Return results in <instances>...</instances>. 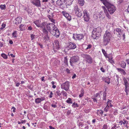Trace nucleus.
I'll use <instances>...</instances> for the list:
<instances>
[{
    "mask_svg": "<svg viewBox=\"0 0 129 129\" xmlns=\"http://www.w3.org/2000/svg\"><path fill=\"white\" fill-rule=\"evenodd\" d=\"M61 95V92L59 90H57L55 93V96L56 98H57L58 96H60Z\"/></svg>",
    "mask_w": 129,
    "mask_h": 129,
    "instance_id": "nucleus-23",
    "label": "nucleus"
},
{
    "mask_svg": "<svg viewBox=\"0 0 129 129\" xmlns=\"http://www.w3.org/2000/svg\"><path fill=\"white\" fill-rule=\"evenodd\" d=\"M120 65L122 68L125 69V68L126 64L125 62L122 61L121 62Z\"/></svg>",
    "mask_w": 129,
    "mask_h": 129,
    "instance_id": "nucleus-24",
    "label": "nucleus"
},
{
    "mask_svg": "<svg viewBox=\"0 0 129 129\" xmlns=\"http://www.w3.org/2000/svg\"><path fill=\"white\" fill-rule=\"evenodd\" d=\"M99 93H97L95 95L94 97H96V98H97L98 99L99 98L100 99V95H99Z\"/></svg>",
    "mask_w": 129,
    "mask_h": 129,
    "instance_id": "nucleus-46",
    "label": "nucleus"
},
{
    "mask_svg": "<svg viewBox=\"0 0 129 129\" xmlns=\"http://www.w3.org/2000/svg\"><path fill=\"white\" fill-rule=\"evenodd\" d=\"M102 51L105 57L107 56V54L105 50L104 49H102Z\"/></svg>",
    "mask_w": 129,
    "mask_h": 129,
    "instance_id": "nucleus-39",
    "label": "nucleus"
},
{
    "mask_svg": "<svg viewBox=\"0 0 129 129\" xmlns=\"http://www.w3.org/2000/svg\"><path fill=\"white\" fill-rule=\"evenodd\" d=\"M82 57L84 58L85 61L88 63L91 64L93 62V59L91 57L87 54H83Z\"/></svg>",
    "mask_w": 129,
    "mask_h": 129,
    "instance_id": "nucleus-5",
    "label": "nucleus"
},
{
    "mask_svg": "<svg viewBox=\"0 0 129 129\" xmlns=\"http://www.w3.org/2000/svg\"><path fill=\"white\" fill-rule=\"evenodd\" d=\"M111 102L110 101H107V105L108 106H109L110 107H112L113 106V105H112V104H111Z\"/></svg>",
    "mask_w": 129,
    "mask_h": 129,
    "instance_id": "nucleus-40",
    "label": "nucleus"
},
{
    "mask_svg": "<svg viewBox=\"0 0 129 129\" xmlns=\"http://www.w3.org/2000/svg\"><path fill=\"white\" fill-rule=\"evenodd\" d=\"M107 8V9L110 14H112L116 10V7L112 4L109 2H107L103 4Z\"/></svg>",
    "mask_w": 129,
    "mask_h": 129,
    "instance_id": "nucleus-4",
    "label": "nucleus"
},
{
    "mask_svg": "<svg viewBox=\"0 0 129 129\" xmlns=\"http://www.w3.org/2000/svg\"><path fill=\"white\" fill-rule=\"evenodd\" d=\"M47 17L49 18V20H50V19L52 18V17L51 16V15H47Z\"/></svg>",
    "mask_w": 129,
    "mask_h": 129,
    "instance_id": "nucleus-57",
    "label": "nucleus"
},
{
    "mask_svg": "<svg viewBox=\"0 0 129 129\" xmlns=\"http://www.w3.org/2000/svg\"><path fill=\"white\" fill-rule=\"evenodd\" d=\"M108 60L109 62H111V63L112 62H113V61L112 60L113 57H111V58H108Z\"/></svg>",
    "mask_w": 129,
    "mask_h": 129,
    "instance_id": "nucleus-52",
    "label": "nucleus"
},
{
    "mask_svg": "<svg viewBox=\"0 0 129 129\" xmlns=\"http://www.w3.org/2000/svg\"><path fill=\"white\" fill-rule=\"evenodd\" d=\"M6 24L4 23H3L2 25V27L1 28V29H3L4 28H5L6 26Z\"/></svg>",
    "mask_w": 129,
    "mask_h": 129,
    "instance_id": "nucleus-44",
    "label": "nucleus"
},
{
    "mask_svg": "<svg viewBox=\"0 0 129 129\" xmlns=\"http://www.w3.org/2000/svg\"><path fill=\"white\" fill-rule=\"evenodd\" d=\"M42 31L45 34H48L49 31L56 37H58L60 35L59 30L56 26L53 23H48L47 22H44Z\"/></svg>",
    "mask_w": 129,
    "mask_h": 129,
    "instance_id": "nucleus-1",
    "label": "nucleus"
},
{
    "mask_svg": "<svg viewBox=\"0 0 129 129\" xmlns=\"http://www.w3.org/2000/svg\"><path fill=\"white\" fill-rule=\"evenodd\" d=\"M66 2V5H70L72 4L74 0H65Z\"/></svg>",
    "mask_w": 129,
    "mask_h": 129,
    "instance_id": "nucleus-22",
    "label": "nucleus"
},
{
    "mask_svg": "<svg viewBox=\"0 0 129 129\" xmlns=\"http://www.w3.org/2000/svg\"><path fill=\"white\" fill-rule=\"evenodd\" d=\"M66 72L67 73H70V70L68 68H67L66 69Z\"/></svg>",
    "mask_w": 129,
    "mask_h": 129,
    "instance_id": "nucleus-62",
    "label": "nucleus"
},
{
    "mask_svg": "<svg viewBox=\"0 0 129 129\" xmlns=\"http://www.w3.org/2000/svg\"><path fill=\"white\" fill-rule=\"evenodd\" d=\"M45 100V98L44 97H41V98H37L35 99V102L37 104H39L40 103L41 101Z\"/></svg>",
    "mask_w": 129,
    "mask_h": 129,
    "instance_id": "nucleus-16",
    "label": "nucleus"
},
{
    "mask_svg": "<svg viewBox=\"0 0 129 129\" xmlns=\"http://www.w3.org/2000/svg\"><path fill=\"white\" fill-rule=\"evenodd\" d=\"M113 32L114 34L116 35L123 32V31L120 28H117L114 30Z\"/></svg>",
    "mask_w": 129,
    "mask_h": 129,
    "instance_id": "nucleus-18",
    "label": "nucleus"
},
{
    "mask_svg": "<svg viewBox=\"0 0 129 129\" xmlns=\"http://www.w3.org/2000/svg\"><path fill=\"white\" fill-rule=\"evenodd\" d=\"M85 45L87 46V47L85 48V50H89L92 46V45L91 44H88L87 45L85 44Z\"/></svg>",
    "mask_w": 129,
    "mask_h": 129,
    "instance_id": "nucleus-26",
    "label": "nucleus"
},
{
    "mask_svg": "<svg viewBox=\"0 0 129 129\" xmlns=\"http://www.w3.org/2000/svg\"><path fill=\"white\" fill-rule=\"evenodd\" d=\"M108 128V126L107 125L104 124L103 126L102 129H107Z\"/></svg>",
    "mask_w": 129,
    "mask_h": 129,
    "instance_id": "nucleus-43",
    "label": "nucleus"
},
{
    "mask_svg": "<svg viewBox=\"0 0 129 129\" xmlns=\"http://www.w3.org/2000/svg\"><path fill=\"white\" fill-rule=\"evenodd\" d=\"M64 62L65 64H66V65L67 66H68V59H67V57H64Z\"/></svg>",
    "mask_w": 129,
    "mask_h": 129,
    "instance_id": "nucleus-29",
    "label": "nucleus"
},
{
    "mask_svg": "<svg viewBox=\"0 0 129 129\" xmlns=\"http://www.w3.org/2000/svg\"><path fill=\"white\" fill-rule=\"evenodd\" d=\"M127 87H125V92L126 93V95H127L128 94V92H127Z\"/></svg>",
    "mask_w": 129,
    "mask_h": 129,
    "instance_id": "nucleus-61",
    "label": "nucleus"
},
{
    "mask_svg": "<svg viewBox=\"0 0 129 129\" xmlns=\"http://www.w3.org/2000/svg\"><path fill=\"white\" fill-rule=\"evenodd\" d=\"M31 3L37 7L41 6L40 1V0H32Z\"/></svg>",
    "mask_w": 129,
    "mask_h": 129,
    "instance_id": "nucleus-13",
    "label": "nucleus"
},
{
    "mask_svg": "<svg viewBox=\"0 0 129 129\" xmlns=\"http://www.w3.org/2000/svg\"><path fill=\"white\" fill-rule=\"evenodd\" d=\"M123 32L120 33V34H117V37L119 38H120L121 36V35H122Z\"/></svg>",
    "mask_w": 129,
    "mask_h": 129,
    "instance_id": "nucleus-51",
    "label": "nucleus"
},
{
    "mask_svg": "<svg viewBox=\"0 0 129 129\" xmlns=\"http://www.w3.org/2000/svg\"><path fill=\"white\" fill-rule=\"evenodd\" d=\"M24 26V25L23 24H21L20 25L19 27L21 30H23V29L22 28H23Z\"/></svg>",
    "mask_w": 129,
    "mask_h": 129,
    "instance_id": "nucleus-49",
    "label": "nucleus"
},
{
    "mask_svg": "<svg viewBox=\"0 0 129 129\" xmlns=\"http://www.w3.org/2000/svg\"><path fill=\"white\" fill-rule=\"evenodd\" d=\"M66 102L68 104H72V99L70 98H68L66 101Z\"/></svg>",
    "mask_w": 129,
    "mask_h": 129,
    "instance_id": "nucleus-30",
    "label": "nucleus"
},
{
    "mask_svg": "<svg viewBox=\"0 0 129 129\" xmlns=\"http://www.w3.org/2000/svg\"><path fill=\"white\" fill-rule=\"evenodd\" d=\"M102 8L104 10L105 13L106 14V16L109 19L111 18L110 15L109 14L106 8L104 6H102Z\"/></svg>",
    "mask_w": 129,
    "mask_h": 129,
    "instance_id": "nucleus-19",
    "label": "nucleus"
},
{
    "mask_svg": "<svg viewBox=\"0 0 129 129\" xmlns=\"http://www.w3.org/2000/svg\"><path fill=\"white\" fill-rule=\"evenodd\" d=\"M81 93L79 95V98H81L82 97L84 94V90L82 89L81 90Z\"/></svg>",
    "mask_w": 129,
    "mask_h": 129,
    "instance_id": "nucleus-31",
    "label": "nucleus"
},
{
    "mask_svg": "<svg viewBox=\"0 0 129 129\" xmlns=\"http://www.w3.org/2000/svg\"><path fill=\"white\" fill-rule=\"evenodd\" d=\"M119 126H116L115 125L113 124L112 125V126L111 128V129H116L117 128L119 127Z\"/></svg>",
    "mask_w": 129,
    "mask_h": 129,
    "instance_id": "nucleus-36",
    "label": "nucleus"
},
{
    "mask_svg": "<svg viewBox=\"0 0 129 129\" xmlns=\"http://www.w3.org/2000/svg\"><path fill=\"white\" fill-rule=\"evenodd\" d=\"M79 58V56H73L71 57L70 61V65L72 66H74V64L77 62Z\"/></svg>",
    "mask_w": 129,
    "mask_h": 129,
    "instance_id": "nucleus-7",
    "label": "nucleus"
},
{
    "mask_svg": "<svg viewBox=\"0 0 129 129\" xmlns=\"http://www.w3.org/2000/svg\"><path fill=\"white\" fill-rule=\"evenodd\" d=\"M61 93L64 96L66 97L67 96V94L63 90H62L61 92Z\"/></svg>",
    "mask_w": 129,
    "mask_h": 129,
    "instance_id": "nucleus-38",
    "label": "nucleus"
},
{
    "mask_svg": "<svg viewBox=\"0 0 129 129\" xmlns=\"http://www.w3.org/2000/svg\"><path fill=\"white\" fill-rule=\"evenodd\" d=\"M116 69L118 72H120L122 75H124L126 74V73L123 69L118 68H117Z\"/></svg>",
    "mask_w": 129,
    "mask_h": 129,
    "instance_id": "nucleus-20",
    "label": "nucleus"
},
{
    "mask_svg": "<svg viewBox=\"0 0 129 129\" xmlns=\"http://www.w3.org/2000/svg\"><path fill=\"white\" fill-rule=\"evenodd\" d=\"M128 123V122L127 120H125L124 121V122H123V124H124V125H126Z\"/></svg>",
    "mask_w": 129,
    "mask_h": 129,
    "instance_id": "nucleus-47",
    "label": "nucleus"
},
{
    "mask_svg": "<svg viewBox=\"0 0 129 129\" xmlns=\"http://www.w3.org/2000/svg\"><path fill=\"white\" fill-rule=\"evenodd\" d=\"M123 80L124 82V85H125V87H127L128 86L129 84L127 80L124 78L123 79Z\"/></svg>",
    "mask_w": 129,
    "mask_h": 129,
    "instance_id": "nucleus-25",
    "label": "nucleus"
},
{
    "mask_svg": "<svg viewBox=\"0 0 129 129\" xmlns=\"http://www.w3.org/2000/svg\"><path fill=\"white\" fill-rule=\"evenodd\" d=\"M70 86V82L68 81H67L61 85L60 87L62 89L68 91L69 89Z\"/></svg>",
    "mask_w": 129,
    "mask_h": 129,
    "instance_id": "nucleus-6",
    "label": "nucleus"
},
{
    "mask_svg": "<svg viewBox=\"0 0 129 129\" xmlns=\"http://www.w3.org/2000/svg\"><path fill=\"white\" fill-rule=\"evenodd\" d=\"M35 36V35H34L33 34H31V35L30 37L31 38V40H33L34 39Z\"/></svg>",
    "mask_w": 129,
    "mask_h": 129,
    "instance_id": "nucleus-48",
    "label": "nucleus"
},
{
    "mask_svg": "<svg viewBox=\"0 0 129 129\" xmlns=\"http://www.w3.org/2000/svg\"><path fill=\"white\" fill-rule=\"evenodd\" d=\"M100 70L102 72H105V70L104 69L103 67H101L100 68Z\"/></svg>",
    "mask_w": 129,
    "mask_h": 129,
    "instance_id": "nucleus-59",
    "label": "nucleus"
},
{
    "mask_svg": "<svg viewBox=\"0 0 129 129\" xmlns=\"http://www.w3.org/2000/svg\"><path fill=\"white\" fill-rule=\"evenodd\" d=\"M92 99L93 100V101L95 102H96V103H97V101L98 100H99L100 99H98L97 98H96V97H94L93 98H92Z\"/></svg>",
    "mask_w": 129,
    "mask_h": 129,
    "instance_id": "nucleus-34",
    "label": "nucleus"
},
{
    "mask_svg": "<svg viewBox=\"0 0 129 129\" xmlns=\"http://www.w3.org/2000/svg\"><path fill=\"white\" fill-rule=\"evenodd\" d=\"M51 22H52V23H55V20L53 19L52 18L51 19H50V20Z\"/></svg>",
    "mask_w": 129,
    "mask_h": 129,
    "instance_id": "nucleus-55",
    "label": "nucleus"
},
{
    "mask_svg": "<svg viewBox=\"0 0 129 129\" xmlns=\"http://www.w3.org/2000/svg\"><path fill=\"white\" fill-rule=\"evenodd\" d=\"M27 29L29 30H32V28L31 26H29L28 27Z\"/></svg>",
    "mask_w": 129,
    "mask_h": 129,
    "instance_id": "nucleus-63",
    "label": "nucleus"
},
{
    "mask_svg": "<svg viewBox=\"0 0 129 129\" xmlns=\"http://www.w3.org/2000/svg\"><path fill=\"white\" fill-rule=\"evenodd\" d=\"M2 56L5 59H7V55L4 53H3L1 54Z\"/></svg>",
    "mask_w": 129,
    "mask_h": 129,
    "instance_id": "nucleus-33",
    "label": "nucleus"
},
{
    "mask_svg": "<svg viewBox=\"0 0 129 129\" xmlns=\"http://www.w3.org/2000/svg\"><path fill=\"white\" fill-rule=\"evenodd\" d=\"M44 22H43L39 24L37 22H35L34 23L37 26L39 27H40L43 29Z\"/></svg>",
    "mask_w": 129,
    "mask_h": 129,
    "instance_id": "nucleus-21",
    "label": "nucleus"
},
{
    "mask_svg": "<svg viewBox=\"0 0 129 129\" xmlns=\"http://www.w3.org/2000/svg\"><path fill=\"white\" fill-rule=\"evenodd\" d=\"M0 8L2 10H5L6 9V6L5 5H0Z\"/></svg>",
    "mask_w": 129,
    "mask_h": 129,
    "instance_id": "nucleus-32",
    "label": "nucleus"
},
{
    "mask_svg": "<svg viewBox=\"0 0 129 129\" xmlns=\"http://www.w3.org/2000/svg\"><path fill=\"white\" fill-rule=\"evenodd\" d=\"M113 31L107 30L104 36V44L105 46L107 45L110 42L111 37L113 34Z\"/></svg>",
    "mask_w": 129,
    "mask_h": 129,
    "instance_id": "nucleus-2",
    "label": "nucleus"
},
{
    "mask_svg": "<svg viewBox=\"0 0 129 129\" xmlns=\"http://www.w3.org/2000/svg\"><path fill=\"white\" fill-rule=\"evenodd\" d=\"M71 110H68L67 112V114L68 115H69L71 113Z\"/></svg>",
    "mask_w": 129,
    "mask_h": 129,
    "instance_id": "nucleus-53",
    "label": "nucleus"
},
{
    "mask_svg": "<svg viewBox=\"0 0 129 129\" xmlns=\"http://www.w3.org/2000/svg\"><path fill=\"white\" fill-rule=\"evenodd\" d=\"M99 112L100 113V114H103V111L102 110H99Z\"/></svg>",
    "mask_w": 129,
    "mask_h": 129,
    "instance_id": "nucleus-64",
    "label": "nucleus"
},
{
    "mask_svg": "<svg viewBox=\"0 0 129 129\" xmlns=\"http://www.w3.org/2000/svg\"><path fill=\"white\" fill-rule=\"evenodd\" d=\"M53 94V93L52 92V91H51L50 92V97L51 98H52V95Z\"/></svg>",
    "mask_w": 129,
    "mask_h": 129,
    "instance_id": "nucleus-58",
    "label": "nucleus"
},
{
    "mask_svg": "<svg viewBox=\"0 0 129 129\" xmlns=\"http://www.w3.org/2000/svg\"><path fill=\"white\" fill-rule=\"evenodd\" d=\"M107 93L103 92V100L106 101V100Z\"/></svg>",
    "mask_w": 129,
    "mask_h": 129,
    "instance_id": "nucleus-28",
    "label": "nucleus"
},
{
    "mask_svg": "<svg viewBox=\"0 0 129 129\" xmlns=\"http://www.w3.org/2000/svg\"><path fill=\"white\" fill-rule=\"evenodd\" d=\"M78 3L80 6H82L84 5L85 2L84 0H78Z\"/></svg>",
    "mask_w": 129,
    "mask_h": 129,
    "instance_id": "nucleus-27",
    "label": "nucleus"
},
{
    "mask_svg": "<svg viewBox=\"0 0 129 129\" xmlns=\"http://www.w3.org/2000/svg\"><path fill=\"white\" fill-rule=\"evenodd\" d=\"M105 57L106 58H111V57H112V55L111 54H109L108 55H107V56Z\"/></svg>",
    "mask_w": 129,
    "mask_h": 129,
    "instance_id": "nucleus-42",
    "label": "nucleus"
},
{
    "mask_svg": "<svg viewBox=\"0 0 129 129\" xmlns=\"http://www.w3.org/2000/svg\"><path fill=\"white\" fill-rule=\"evenodd\" d=\"M72 106L74 108H75L76 107H78L79 106L77 103H75V102H74L73 103Z\"/></svg>",
    "mask_w": 129,
    "mask_h": 129,
    "instance_id": "nucleus-37",
    "label": "nucleus"
},
{
    "mask_svg": "<svg viewBox=\"0 0 129 129\" xmlns=\"http://www.w3.org/2000/svg\"><path fill=\"white\" fill-rule=\"evenodd\" d=\"M101 28L100 27L94 29L92 31L91 37L93 39H98L101 36Z\"/></svg>",
    "mask_w": 129,
    "mask_h": 129,
    "instance_id": "nucleus-3",
    "label": "nucleus"
},
{
    "mask_svg": "<svg viewBox=\"0 0 129 129\" xmlns=\"http://www.w3.org/2000/svg\"><path fill=\"white\" fill-rule=\"evenodd\" d=\"M66 2L65 0H62L61 1H57L56 2V4L58 5L62 8L66 6L65 4Z\"/></svg>",
    "mask_w": 129,
    "mask_h": 129,
    "instance_id": "nucleus-12",
    "label": "nucleus"
},
{
    "mask_svg": "<svg viewBox=\"0 0 129 129\" xmlns=\"http://www.w3.org/2000/svg\"><path fill=\"white\" fill-rule=\"evenodd\" d=\"M12 109H13V112H15L16 108L14 107H13L12 108Z\"/></svg>",
    "mask_w": 129,
    "mask_h": 129,
    "instance_id": "nucleus-56",
    "label": "nucleus"
},
{
    "mask_svg": "<svg viewBox=\"0 0 129 129\" xmlns=\"http://www.w3.org/2000/svg\"><path fill=\"white\" fill-rule=\"evenodd\" d=\"M62 13L63 15L69 21L71 20V16L69 14L65 12L64 11H63L62 12Z\"/></svg>",
    "mask_w": 129,
    "mask_h": 129,
    "instance_id": "nucleus-14",
    "label": "nucleus"
},
{
    "mask_svg": "<svg viewBox=\"0 0 129 129\" xmlns=\"http://www.w3.org/2000/svg\"><path fill=\"white\" fill-rule=\"evenodd\" d=\"M73 38L75 39L81 40L84 38V36L82 35L77 34L73 36Z\"/></svg>",
    "mask_w": 129,
    "mask_h": 129,
    "instance_id": "nucleus-17",
    "label": "nucleus"
},
{
    "mask_svg": "<svg viewBox=\"0 0 129 129\" xmlns=\"http://www.w3.org/2000/svg\"><path fill=\"white\" fill-rule=\"evenodd\" d=\"M109 106L106 105V107L104 109V110L106 112H107L109 110Z\"/></svg>",
    "mask_w": 129,
    "mask_h": 129,
    "instance_id": "nucleus-41",
    "label": "nucleus"
},
{
    "mask_svg": "<svg viewBox=\"0 0 129 129\" xmlns=\"http://www.w3.org/2000/svg\"><path fill=\"white\" fill-rule=\"evenodd\" d=\"M16 31H14L12 33L13 36L14 37H16L17 36L16 35Z\"/></svg>",
    "mask_w": 129,
    "mask_h": 129,
    "instance_id": "nucleus-45",
    "label": "nucleus"
},
{
    "mask_svg": "<svg viewBox=\"0 0 129 129\" xmlns=\"http://www.w3.org/2000/svg\"><path fill=\"white\" fill-rule=\"evenodd\" d=\"M84 14L83 18L85 21L88 22L89 21L90 18V15L86 10H85L83 11Z\"/></svg>",
    "mask_w": 129,
    "mask_h": 129,
    "instance_id": "nucleus-10",
    "label": "nucleus"
},
{
    "mask_svg": "<svg viewBox=\"0 0 129 129\" xmlns=\"http://www.w3.org/2000/svg\"><path fill=\"white\" fill-rule=\"evenodd\" d=\"M53 50L54 52H56L57 51V50H59L61 48L59 46V42L58 41H55L53 43Z\"/></svg>",
    "mask_w": 129,
    "mask_h": 129,
    "instance_id": "nucleus-8",
    "label": "nucleus"
},
{
    "mask_svg": "<svg viewBox=\"0 0 129 129\" xmlns=\"http://www.w3.org/2000/svg\"><path fill=\"white\" fill-rule=\"evenodd\" d=\"M38 45H39L40 46V47L42 48H43V46L42 44L41 43H38Z\"/></svg>",
    "mask_w": 129,
    "mask_h": 129,
    "instance_id": "nucleus-54",
    "label": "nucleus"
},
{
    "mask_svg": "<svg viewBox=\"0 0 129 129\" xmlns=\"http://www.w3.org/2000/svg\"><path fill=\"white\" fill-rule=\"evenodd\" d=\"M74 10L75 11V14L78 17H80L82 15V12L81 10L78 8L77 6L74 7Z\"/></svg>",
    "mask_w": 129,
    "mask_h": 129,
    "instance_id": "nucleus-9",
    "label": "nucleus"
},
{
    "mask_svg": "<svg viewBox=\"0 0 129 129\" xmlns=\"http://www.w3.org/2000/svg\"><path fill=\"white\" fill-rule=\"evenodd\" d=\"M51 106L52 107H53L54 108H55L57 107V105H56L52 104Z\"/></svg>",
    "mask_w": 129,
    "mask_h": 129,
    "instance_id": "nucleus-60",
    "label": "nucleus"
},
{
    "mask_svg": "<svg viewBox=\"0 0 129 129\" xmlns=\"http://www.w3.org/2000/svg\"><path fill=\"white\" fill-rule=\"evenodd\" d=\"M78 124L79 127H80V126L81 127H82L83 125V123H82L81 122H79V123Z\"/></svg>",
    "mask_w": 129,
    "mask_h": 129,
    "instance_id": "nucleus-50",
    "label": "nucleus"
},
{
    "mask_svg": "<svg viewBox=\"0 0 129 129\" xmlns=\"http://www.w3.org/2000/svg\"><path fill=\"white\" fill-rule=\"evenodd\" d=\"M67 44V48L68 50L74 49L76 47V45L74 43L69 42Z\"/></svg>",
    "mask_w": 129,
    "mask_h": 129,
    "instance_id": "nucleus-11",
    "label": "nucleus"
},
{
    "mask_svg": "<svg viewBox=\"0 0 129 129\" xmlns=\"http://www.w3.org/2000/svg\"><path fill=\"white\" fill-rule=\"evenodd\" d=\"M22 19V18L21 17H17L15 19L13 22L16 25H17L21 23Z\"/></svg>",
    "mask_w": 129,
    "mask_h": 129,
    "instance_id": "nucleus-15",
    "label": "nucleus"
},
{
    "mask_svg": "<svg viewBox=\"0 0 129 129\" xmlns=\"http://www.w3.org/2000/svg\"><path fill=\"white\" fill-rule=\"evenodd\" d=\"M44 37V39L46 40H49V38L48 35V34H46Z\"/></svg>",
    "mask_w": 129,
    "mask_h": 129,
    "instance_id": "nucleus-35",
    "label": "nucleus"
}]
</instances>
